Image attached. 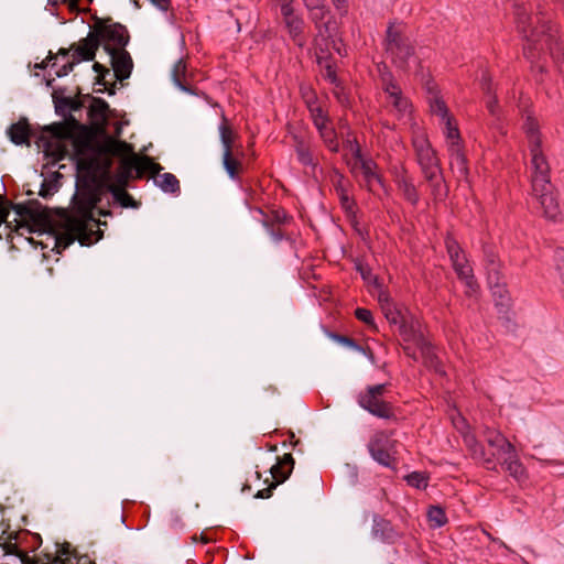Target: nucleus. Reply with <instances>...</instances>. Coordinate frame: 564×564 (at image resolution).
Listing matches in <instances>:
<instances>
[{
	"mask_svg": "<svg viewBox=\"0 0 564 564\" xmlns=\"http://www.w3.org/2000/svg\"><path fill=\"white\" fill-rule=\"evenodd\" d=\"M391 105L393 108L403 116L405 112H408L410 108V102L408 98H405L402 94V90L399 91V94L392 95L389 97Z\"/></svg>",
	"mask_w": 564,
	"mask_h": 564,
	"instance_id": "48",
	"label": "nucleus"
},
{
	"mask_svg": "<svg viewBox=\"0 0 564 564\" xmlns=\"http://www.w3.org/2000/svg\"><path fill=\"white\" fill-rule=\"evenodd\" d=\"M44 131L50 132L52 137L57 140H70L73 142L74 135L70 133V131L67 129V126L63 121L45 126Z\"/></svg>",
	"mask_w": 564,
	"mask_h": 564,
	"instance_id": "35",
	"label": "nucleus"
},
{
	"mask_svg": "<svg viewBox=\"0 0 564 564\" xmlns=\"http://www.w3.org/2000/svg\"><path fill=\"white\" fill-rule=\"evenodd\" d=\"M281 14L283 17V20L297 17V14H295L294 12L292 1L283 0V2L281 3Z\"/></svg>",
	"mask_w": 564,
	"mask_h": 564,
	"instance_id": "61",
	"label": "nucleus"
},
{
	"mask_svg": "<svg viewBox=\"0 0 564 564\" xmlns=\"http://www.w3.org/2000/svg\"><path fill=\"white\" fill-rule=\"evenodd\" d=\"M84 98L90 100V106L88 108L87 115L94 139L100 140L101 138L109 135L106 129L108 112L110 110L107 101L100 97H94L89 94L85 95Z\"/></svg>",
	"mask_w": 564,
	"mask_h": 564,
	"instance_id": "8",
	"label": "nucleus"
},
{
	"mask_svg": "<svg viewBox=\"0 0 564 564\" xmlns=\"http://www.w3.org/2000/svg\"><path fill=\"white\" fill-rule=\"evenodd\" d=\"M453 268L458 276L465 285L471 291L475 292L478 289V283L474 276L473 268L469 265L465 256H459V258L451 259Z\"/></svg>",
	"mask_w": 564,
	"mask_h": 564,
	"instance_id": "21",
	"label": "nucleus"
},
{
	"mask_svg": "<svg viewBox=\"0 0 564 564\" xmlns=\"http://www.w3.org/2000/svg\"><path fill=\"white\" fill-rule=\"evenodd\" d=\"M334 188L339 197L340 206L345 213L352 214V208H356V202L348 194V182L341 173L336 172L333 177Z\"/></svg>",
	"mask_w": 564,
	"mask_h": 564,
	"instance_id": "22",
	"label": "nucleus"
},
{
	"mask_svg": "<svg viewBox=\"0 0 564 564\" xmlns=\"http://www.w3.org/2000/svg\"><path fill=\"white\" fill-rule=\"evenodd\" d=\"M442 121L445 124L444 134L446 137L447 147L449 144L460 145L462 138H460V133H459V130H458V127H457V123H456L454 117L449 116Z\"/></svg>",
	"mask_w": 564,
	"mask_h": 564,
	"instance_id": "34",
	"label": "nucleus"
},
{
	"mask_svg": "<svg viewBox=\"0 0 564 564\" xmlns=\"http://www.w3.org/2000/svg\"><path fill=\"white\" fill-rule=\"evenodd\" d=\"M346 216L357 235L360 236L362 240H367L369 238V230L368 228L360 226L357 219L356 208H352V214L346 213Z\"/></svg>",
	"mask_w": 564,
	"mask_h": 564,
	"instance_id": "53",
	"label": "nucleus"
},
{
	"mask_svg": "<svg viewBox=\"0 0 564 564\" xmlns=\"http://www.w3.org/2000/svg\"><path fill=\"white\" fill-rule=\"evenodd\" d=\"M301 94H302V97L308 108L316 105L317 96H316L315 91L310 86L302 85Z\"/></svg>",
	"mask_w": 564,
	"mask_h": 564,
	"instance_id": "56",
	"label": "nucleus"
},
{
	"mask_svg": "<svg viewBox=\"0 0 564 564\" xmlns=\"http://www.w3.org/2000/svg\"><path fill=\"white\" fill-rule=\"evenodd\" d=\"M430 110L433 115L441 118V120H444L445 118L449 117V110L446 106L445 101L438 94H434L430 98Z\"/></svg>",
	"mask_w": 564,
	"mask_h": 564,
	"instance_id": "36",
	"label": "nucleus"
},
{
	"mask_svg": "<svg viewBox=\"0 0 564 564\" xmlns=\"http://www.w3.org/2000/svg\"><path fill=\"white\" fill-rule=\"evenodd\" d=\"M314 26L316 29V35L313 40V44L318 63L321 64L322 59L327 57L329 53V44L330 42L334 43L338 26L334 15H329L327 20L314 24Z\"/></svg>",
	"mask_w": 564,
	"mask_h": 564,
	"instance_id": "10",
	"label": "nucleus"
},
{
	"mask_svg": "<svg viewBox=\"0 0 564 564\" xmlns=\"http://www.w3.org/2000/svg\"><path fill=\"white\" fill-rule=\"evenodd\" d=\"M284 23L294 44L297 45L299 47H303L306 43L304 36V20L300 15H297L284 20Z\"/></svg>",
	"mask_w": 564,
	"mask_h": 564,
	"instance_id": "28",
	"label": "nucleus"
},
{
	"mask_svg": "<svg viewBox=\"0 0 564 564\" xmlns=\"http://www.w3.org/2000/svg\"><path fill=\"white\" fill-rule=\"evenodd\" d=\"M397 326L399 335L404 341L416 340V332L414 330L413 326L406 322L405 317Z\"/></svg>",
	"mask_w": 564,
	"mask_h": 564,
	"instance_id": "51",
	"label": "nucleus"
},
{
	"mask_svg": "<svg viewBox=\"0 0 564 564\" xmlns=\"http://www.w3.org/2000/svg\"><path fill=\"white\" fill-rule=\"evenodd\" d=\"M223 165L227 174L232 180H238L242 170L241 162L235 156L234 151H224Z\"/></svg>",
	"mask_w": 564,
	"mask_h": 564,
	"instance_id": "32",
	"label": "nucleus"
},
{
	"mask_svg": "<svg viewBox=\"0 0 564 564\" xmlns=\"http://www.w3.org/2000/svg\"><path fill=\"white\" fill-rule=\"evenodd\" d=\"M358 403L369 413L380 419H391L394 416L391 403L384 401L381 399V397L372 394H360Z\"/></svg>",
	"mask_w": 564,
	"mask_h": 564,
	"instance_id": "14",
	"label": "nucleus"
},
{
	"mask_svg": "<svg viewBox=\"0 0 564 564\" xmlns=\"http://www.w3.org/2000/svg\"><path fill=\"white\" fill-rule=\"evenodd\" d=\"M384 50L391 62L401 69L408 67L409 59L415 53L414 45L410 39L392 22L389 23L386 32Z\"/></svg>",
	"mask_w": 564,
	"mask_h": 564,
	"instance_id": "6",
	"label": "nucleus"
},
{
	"mask_svg": "<svg viewBox=\"0 0 564 564\" xmlns=\"http://www.w3.org/2000/svg\"><path fill=\"white\" fill-rule=\"evenodd\" d=\"M427 518L435 527H443L447 523V517L444 509L440 506H431L427 511Z\"/></svg>",
	"mask_w": 564,
	"mask_h": 564,
	"instance_id": "47",
	"label": "nucleus"
},
{
	"mask_svg": "<svg viewBox=\"0 0 564 564\" xmlns=\"http://www.w3.org/2000/svg\"><path fill=\"white\" fill-rule=\"evenodd\" d=\"M448 153L451 159V167L456 170L460 177H467L469 173L468 160L465 155L463 144H449Z\"/></svg>",
	"mask_w": 564,
	"mask_h": 564,
	"instance_id": "25",
	"label": "nucleus"
},
{
	"mask_svg": "<svg viewBox=\"0 0 564 564\" xmlns=\"http://www.w3.org/2000/svg\"><path fill=\"white\" fill-rule=\"evenodd\" d=\"M507 458H505L501 464L503 469L509 473V475L514 478L519 484H522L528 480V474L520 462L516 451L512 454H506Z\"/></svg>",
	"mask_w": 564,
	"mask_h": 564,
	"instance_id": "26",
	"label": "nucleus"
},
{
	"mask_svg": "<svg viewBox=\"0 0 564 564\" xmlns=\"http://www.w3.org/2000/svg\"><path fill=\"white\" fill-rule=\"evenodd\" d=\"M355 316L358 321L365 323L372 330H377V325L375 323V318L370 310L358 307L355 311Z\"/></svg>",
	"mask_w": 564,
	"mask_h": 564,
	"instance_id": "52",
	"label": "nucleus"
},
{
	"mask_svg": "<svg viewBox=\"0 0 564 564\" xmlns=\"http://www.w3.org/2000/svg\"><path fill=\"white\" fill-rule=\"evenodd\" d=\"M308 110H310L313 123L317 130H322L323 128L327 127L328 116L323 110V108L321 106L315 105V106L308 108Z\"/></svg>",
	"mask_w": 564,
	"mask_h": 564,
	"instance_id": "42",
	"label": "nucleus"
},
{
	"mask_svg": "<svg viewBox=\"0 0 564 564\" xmlns=\"http://www.w3.org/2000/svg\"><path fill=\"white\" fill-rule=\"evenodd\" d=\"M263 226L267 228L268 232L274 241L279 242L284 239V232L280 228H274V226L269 220H264Z\"/></svg>",
	"mask_w": 564,
	"mask_h": 564,
	"instance_id": "60",
	"label": "nucleus"
},
{
	"mask_svg": "<svg viewBox=\"0 0 564 564\" xmlns=\"http://www.w3.org/2000/svg\"><path fill=\"white\" fill-rule=\"evenodd\" d=\"M384 317L391 325H398L404 318V315L394 304H383Z\"/></svg>",
	"mask_w": 564,
	"mask_h": 564,
	"instance_id": "46",
	"label": "nucleus"
},
{
	"mask_svg": "<svg viewBox=\"0 0 564 564\" xmlns=\"http://www.w3.org/2000/svg\"><path fill=\"white\" fill-rule=\"evenodd\" d=\"M4 207L8 210V215L12 209L21 218L29 219L36 225H43L50 221L46 208H44L37 199H30L26 203L15 204L6 198Z\"/></svg>",
	"mask_w": 564,
	"mask_h": 564,
	"instance_id": "12",
	"label": "nucleus"
},
{
	"mask_svg": "<svg viewBox=\"0 0 564 564\" xmlns=\"http://www.w3.org/2000/svg\"><path fill=\"white\" fill-rule=\"evenodd\" d=\"M445 246L447 253L449 256V259H456L459 258V256H463V249L460 248L459 243L454 239L452 236H447L445 238Z\"/></svg>",
	"mask_w": 564,
	"mask_h": 564,
	"instance_id": "55",
	"label": "nucleus"
},
{
	"mask_svg": "<svg viewBox=\"0 0 564 564\" xmlns=\"http://www.w3.org/2000/svg\"><path fill=\"white\" fill-rule=\"evenodd\" d=\"M376 166H377V164L372 160L361 161L362 174H364V177H365L366 182L368 183V185H370V183L372 181H377L381 186H383V178H382V176L377 174L373 171V169Z\"/></svg>",
	"mask_w": 564,
	"mask_h": 564,
	"instance_id": "37",
	"label": "nucleus"
},
{
	"mask_svg": "<svg viewBox=\"0 0 564 564\" xmlns=\"http://www.w3.org/2000/svg\"><path fill=\"white\" fill-rule=\"evenodd\" d=\"M340 17H346L349 11L348 0H330Z\"/></svg>",
	"mask_w": 564,
	"mask_h": 564,
	"instance_id": "62",
	"label": "nucleus"
},
{
	"mask_svg": "<svg viewBox=\"0 0 564 564\" xmlns=\"http://www.w3.org/2000/svg\"><path fill=\"white\" fill-rule=\"evenodd\" d=\"M121 133V128L117 127L116 129V138L117 142L121 143L123 147H118L117 150L112 152H107L106 154H100L99 156L93 152L88 159H97V160H108L109 169L107 173L102 171H98L97 174L102 180L104 184L108 185H121L128 186L129 181L132 178L133 166L130 160L129 153H132V144L128 143L124 140L119 139L118 137Z\"/></svg>",
	"mask_w": 564,
	"mask_h": 564,
	"instance_id": "4",
	"label": "nucleus"
},
{
	"mask_svg": "<svg viewBox=\"0 0 564 564\" xmlns=\"http://www.w3.org/2000/svg\"><path fill=\"white\" fill-rule=\"evenodd\" d=\"M219 133L224 151H234L237 134L229 126L228 120L225 116H223V122L219 126Z\"/></svg>",
	"mask_w": 564,
	"mask_h": 564,
	"instance_id": "33",
	"label": "nucleus"
},
{
	"mask_svg": "<svg viewBox=\"0 0 564 564\" xmlns=\"http://www.w3.org/2000/svg\"><path fill=\"white\" fill-rule=\"evenodd\" d=\"M130 160L133 166V171H135V177L141 178L145 174H148L149 166L147 163H144V159H150L148 155H142L134 152V149L132 148V153H129Z\"/></svg>",
	"mask_w": 564,
	"mask_h": 564,
	"instance_id": "38",
	"label": "nucleus"
},
{
	"mask_svg": "<svg viewBox=\"0 0 564 564\" xmlns=\"http://www.w3.org/2000/svg\"><path fill=\"white\" fill-rule=\"evenodd\" d=\"M372 531L375 536L387 543H393L398 539L391 522L383 518H375Z\"/></svg>",
	"mask_w": 564,
	"mask_h": 564,
	"instance_id": "27",
	"label": "nucleus"
},
{
	"mask_svg": "<svg viewBox=\"0 0 564 564\" xmlns=\"http://www.w3.org/2000/svg\"><path fill=\"white\" fill-rule=\"evenodd\" d=\"M531 164L533 167L532 174V191H543V186L550 187L551 183V169L545 155L542 152V145L530 148Z\"/></svg>",
	"mask_w": 564,
	"mask_h": 564,
	"instance_id": "13",
	"label": "nucleus"
},
{
	"mask_svg": "<svg viewBox=\"0 0 564 564\" xmlns=\"http://www.w3.org/2000/svg\"><path fill=\"white\" fill-rule=\"evenodd\" d=\"M484 264L487 271L488 283L494 293H500L505 285V276L502 274V263L495 246L484 245Z\"/></svg>",
	"mask_w": 564,
	"mask_h": 564,
	"instance_id": "11",
	"label": "nucleus"
},
{
	"mask_svg": "<svg viewBox=\"0 0 564 564\" xmlns=\"http://www.w3.org/2000/svg\"><path fill=\"white\" fill-rule=\"evenodd\" d=\"M556 270L560 272L561 278L564 279V248H558L555 251Z\"/></svg>",
	"mask_w": 564,
	"mask_h": 564,
	"instance_id": "64",
	"label": "nucleus"
},
{
	"mask_svg": "<svg viewBox=\"0 0 564 564\" xmlns=\"http://www.w3.org/2000/svg\"><path fill=\"white\" fill-rule=\"evenodd\" d=\"M321 138L323 139L325 145L332 151V152H338L339 150V143L337 141L336 131L333 127H326L322 130H318Z\"/></svg>",
	"mask_w": 564,
	"mask_h": 564,
	"instance_id": "39",
	"label": "nucleus"
},
{
	"mask_svg": "<svg viewBox=\"0 0 564 564\" xmlns=\"http://www.w3.org/2000/svg\"><path fill=\"white\" fill-rule=\"evenodd\" d=\"M333 337L339 344H343L345 346H348V347H350L352 349H356V350H359V351L362 350V347L360 345H358L357 341L354 338H350V337L344 336V335H338V334L333 335Z\"/></svg>",
	"mask_w": 564,
	"mask_h": 564,
	"instance_id": "59",
	"label": "nucleus"
},
{
	"mask_svg": "<svg viewBox=\"0 0 564 564\" xmlns=\"http://www.w3.org/2000/svg\"><path fill=\"white\" fill-rule=\"evenodd\" d=\"M464 444L470 452L474 459L484 458L485 449H484L482 445L477 441V438L474 434H465L464 435Z\"/></svg>",
	"mask_w": 564,
	"mask_h": 564,
	"instance_id": "41",
	"label": "nucleus"
},
{
	"mask_svg": "<svg viewBox=\"0 0 564 564\" xmlns=\"http://www.w3.org/2000/svg\"><path fill=\"white\" fill-rule=\"evenodd\" d=\"M395 184L403 198L415 207L420 202V194L405 169L395 175Z\"/></svg>",
	"mask_w": 564,
	"mask_h": 564,
	"instance_id": "20",
	"label": "nucleus"
},
{
	"mask_svg": "<svg viewBox=\"0 0 564 564\" xmlns=\"http://www.w3.org/2000/svg\"><path fill=\"white\" fill-rule=\"evenodd\" d=\"M74 162L77 171L76 192L72 200L74 216L85 220L87 227L90 221L97 226H106V221L94 218L93 210L101 202L106 188L97 172L107 173L109 161L83 158Z\"/></svg>",
	"mask_w": 564,
	"mask_h": 564,
	"instance_id": "2",
	"label": "nucleus"
},
{
	"mask_svg": "<svg viewBox=\"0 0 564 564\" xmlns=\"http://www.w3.org/2000/svg\"><path fill=\"white\" fill-rule=\"evenodd\" d=\"M64 228L65 230L63 232L54 237L55 243L53 250L56 251V253H62L66 248L73 245L75 240H78L82 246H90L93 243L85 220L77 219L75 216H67Z\"/></svg>",
	"mask_w": 564,
	"mask_h": 564,
	"instance_id": "7",
	"label": "nucleus"
},
{
	"mask_svg": "<svg viewBox=\"0 0 564 564\" xmlns=\"http://www.w3.org/2000/svg\"><path fill=\"white\" fill-rule=\"evenodd\" d=\"M368 451L371 457L380 465L390 467L394 459L387 448V440L382 435H376L368 444Z\"/></svg>",
	"mask_w": 564,
	"mask_h": 564,
	"instance_id": "19",
	"label": "nucleus"
},
{
	"mask_svg": "<svg viewBox=\"0 0 564 564\" xmlns=\"http://www.w3.org/2000/svg\"><path fill=\"white\" fill-rule=\"evenodd\" d=\"M412 145L415 151L417 164L422 174L438 172L441 170L440 159L425 134L413 137Z\"/></svg>",
	"mask_w": 564,
	"mask_h": 564,
	"instance_id": "9",
	"label": "nucleus"
},
{
	"mask_svg": "<svg viewBox=\"0 0 564 564\" xmlns=\"http://www.w3.org/2000/svg\"><path fill=\"white\" fill-rule=\"evenodd\" d=\"M108 54L111 57V67L115 77L120 82L128 79L133 68V61L130 53L126 48H121Z\"/></svg>",
	"mask_w": 564,
	"mask_h": 564,
	"instance_id": "17",
	"label": "nucleus"
},
{
	"mask_svg": "<svg viewBox=\"0 0 564 564\" xmlns=\"http://www.w3.org/2000/svg\"><path fill=\"white\" fill-rule=\"evenodd\" d=\"M91 20L99 45H102L105 52L112 53L116 50L126 48L129 44L130 34L123 24L115 22L110 17L99 18L96 14Z\"/></svg>",
	"mask_w": 564,
	"mask_h": 564,
	"instance_id": "5",
	"label": "nucleus"
},
{
	"mask_svg": "<svg viewBox=\"0 0 564 564\" xmlns=\"http://www.w3.org/2000/svg\"><path fill=\"white\" fill-rule=\"evenodd\" d=\"M270 473L274 479L273 482H276V485L284 482L291 474L290 470H286L279 462L270 468Z\"/></svg>",
	"mask_w": 564,
	"mask_h": 564,
	"instance_id": "54",
	"label": "nucleus"
},
{
	"mask_svg": "<svg viewBox=\"0 0 564 564\" xmlns=\"http://www.w3.org/2000/svg\"><path fill=\"white\" fill-rule=\"evenodd\" d=\"M356 270L360 273L362 280L369 284L375 285L376 288H381V283L377 275L372 274V271L368 264L362 262H357L355 265Z\"/></svg>",
	"mask_w": 564,
	"mask_h": 564,
	"instance_id": "44",
	"label": "nucleus"
},
{
	"mask_svg": "<svg viewBox=\"0 0 564 564\" xmlns=\"http://www.w3.org/2000/svg\"><path fill=\"white\" fill-rule=\"evenodd\" d=\"M405 480L408 485L411 487L417 489H425L427 487L429 478L425 476L424 473L413 471L405 477Z\"/></svg>",
	"mask_w": 564,
	"mask_h": 564,
	"instance_id": "49",
	"label": "nucleus"
},
{
	"mask_svg": "<svg viewBox=\"0 0 564 564\" xmlns=\"http://www.w3.org/2000/svg\"><path fill=\"white\" fill-rule=\"evenodd\" d=\"M523 130L528 138L529 149L542 145L539 123L533 116H527L525 121L523 123Z\"/></svg>",
	"mask_w": 564,
	"mask_h": 564,
	"instance_id": "29",
	"label": "nucleus"
},
{
	"mask_svg": "<svg viewBox=\"0 0 564 564\" xmlns=\"http://www.w3.org/2000/svg\"><path fill=\"white\" fill-rule=\"evenodd\" d=\"M57 191V184L53 181L44 180L41 184L39 195L43 198L52 196Z\"/></svg>",
	"mask_w": 564,
	"mask_h": 564,
	"instance_id": "57",
	"label": "nucleus"
},
{
	"mask_svg": "<svg viewBox=\"0 0 564 564\" xmlns=\"http://www.w3.org/2000/svg\"><path fill=\"white\" fill-rule=\"evenodd\" d=\"M513 14L517 30L525 41L524 56L533 62L539 53L546 47L557 72L564 74V46L560 41L558 29L552 21L551 13L544 11L543 7L539 4L533 19L524 3L516 2Z\"/></svg>",
	"mask_w": 564,
	"mask_h": 564,
	"instance_id": "1",
	"label": "nucleus"
},
{
	"mask_svg": "<svg viewBox=\"0 0 564 564\" xmlns=\"http://www.w3.org/2000/svg\"><path fill=\"white\" fill-rule=\"evenodd\" d=\"M159 186L164 192L176 193L180 191V182L172 173H164L161 175V182Z\"/></svg>",
	"mask_w": 564,
	"mask_h": 564,
	"instance_id": "45",
	"label": "nucleus"
},
{
	"mask_svg": "<svg viewBox=\"0 0 564 564\" xmlns=\"http://www.w3.org/2000/svg\"><path fill=\"white\" fill-rule=\"evenodd\" d=\"M127 186H121V185H108L106 184V188H105V192H109L113 199L121 206V207H124V208H129V207H137V202L134 200V198L127 192L126 189Z\"/></svg>",
	"mask_w": 564,
	"mask_h": 564,
	"instance_id": "30",
	"label": "nucleus"
},
{
	"mask_svg": "<svg viewBox=\"0 0 564 564\" xmlns=\"http://www.w3.org/2000/svg\"><path fill=\"white\" fill-rule=\"evenodd\" d=\"M423 176L431 187V195L434 200H444L447 197L448 187L444 181L442 170H438V172H430Z\"/></svg>",
	"mask_w": 564,
	"mask_h": 564,
	"instance_id": "24",
	"label": "nucleus"
},
{
	"mask_svg": "<svg viewBox=\"0 0 564 564\" xmlns=\"http://www.w3.org/2000/svg\"><path fill=\"white\" fill-rule=\"evenodd\" d=\"M63 122L67 126V129L74 135L73 138V160H80L89 156L93 152L96 155H102L107 152L117 150L118 147H123L117 142V138L113 135H106L100 140H95L91 128L89 124L79 122L70 112L66 113Z\"/></svg>",
	"mask_w": 564,
	"mask_h": 564,
	"instance_id": "3",
	"label": "nucleus"
},
{
	"mask_svg": "<svg viewBox=\"0 0 564 564\" xmlns=\"http://www.w3.org/2000/svg\"><path fill=\"white\" fill-rule=\"evenodd\" d=\"M332 11L327 4L319 7L317 9H313V11H308V18L313 24H317L322 21H325L329 18Z\"/></svg>",
	"mask_w": 564,
	"mask_h": 564,
	"instance_id": "50",
	"label": "nucleus"
},
{
	"mask_svg": "<svg viewBox=\"0 0 564 564\" xmlns=\"http://www.w3.org/2000/svg\"><path fill=\"white\" fill-rule=\"evenodd\" d=\"M481 435L490 447L496 448L498 454H512L514 452V446L500 431L485 426Z\"/></svg>",
	"mask_w": 564,
	"mask_h": 564,
	"instance_id": "18",
	"label": "nucleus"
},
{
	"mask_svg": "<svg viewBox=\"0 0 564 564\" xmlns=\"http://www.w3.org/2000/svg\"><path fill=\"white\" fill-rule=\"evenodd\" d=\"M59 93V90H55L52 95L55 111L59 116H65L70 112L72 97L62 96Z\"/></svg>",
	"mask_w": 564,
	"mask_h": 564,
	"instance_id": "40",
	"label": "nucleus"
},
{
	"mask_svg": "<svg viewBox=\"0 0 564 564\" xmlns=\"http://www.w3.org/2000/svg\"><path fill=\"white\" fill-rule=\"evenodd\" d=\"M383 83V91L388 94V96H392L395 94H399L401 90L400 86L392 79L391 75L389 74V78L382 77Z\"/></svg>",
	"mask_w": 564,
	"mask_h": 564,
	"instance_id": "58",
	"label": "nucleus"
},
{
	"mask_svg": "<svg viewBox=\"0 0 564 564\" xmlns=\"http://www.w3.org/2000/svg\"><path fill=\"white\" fill-rule=\"evenodd\" d=\"M299 161L304 165L315 166L313 154L304 141L299 140L295 147Z\"/></svg>",
	"mask_w": 564,
	"mask_h": 564,
	"instance_id": "43",
	"label": "nucleus"
},
{
	"mask_svg": "<svg viewBox=\"0 0 564 564\" xmlns=\"http://www.w3.org/2000/svg\"><path fill=\"white\" fill-rule=\"evenodd\" d=\"M99 46V41L91 28L88 35L80 40L77 45H70V48H74L72 57L78 63L82 61H94Z\"/></svg>",
	"mask_w": 564,
	"mask_h": 564,
	"instance_id": "16",
	"label": "nucleus"
},
{
	"mask_svg": "<svg viewBox=\"0 0 564 564\" xmlns=\"http://www.w3.org/2000/svg\"><path fill=\"white\" fill-rule=\"evenodd\" d=\"M186 63L180 58L173 66L172 79L173 83L183 91L188 94H195L193 86L186 83Z\"/></svg>",
	"mask_w": 564,
	"mask_h": 564,
	"instance_id": "31",
	"label": "nucleus"
},
{
	"mask_svg": "<svg viewBox=\"0 0 564 564\" xmlns=\"http://www.w3.org/2000/svg\"><path fill=\"white\" fill-rule=\"evenodd\" d=\"M43 557L46 562H39V564H69V558H62L59 555L45 553L43 554Z\"/></svg>",
	"mask_w": 564,
	"mask_h": 564,
	"instance_id": "63",
	"label": "nucleus"
},
{
	"mask_svg": "<svg viewBox=\"0 0 564 564\" xmlns=\"http://www.w3.org/2000/svg\"><path fill=\"white\" fill-rule=\"evenodd\" d=\"M32 131L30 123L25 117L19 119L18 122L12 123L8 129V135L12 143L17 145L30 144Z\"/></svg>",
	"mask_w": 564,
	"mask_h": 564,
	"instance_id": "23",
	"label": "nucleus"
},
{
	"mask_svg": "<svg viewBox=\"0 0 564 564\" xmlns=\"http://www.w3.org/2000/svg\"><path fill=\"white\" fill-rule=\"evenodd\" d=\"M543 191H532L533 195L539 199V203L543 209V215L551 220H556L561 215L557 196L553 184L550 187H544Z\"/></svg>",
	"mask_w": 564,
	"mask_h": 564,
	"instance_id": "15",
	"label": "nucleus"
}]
</instances>
